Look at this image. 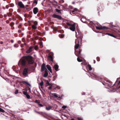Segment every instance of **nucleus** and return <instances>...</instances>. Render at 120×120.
<instances>
[{"label":"nucleus","mask_w":120,"mask_h":120,"mask_svg":"<svg viewBox=\"0 0 120 120\" xmlns=\"http://www.w3.org/2000/svg\"><path fill=\"white\" fill-rule=\"evenodd\" d=\"M26 60H19L18 62V65L25 66L26 64Z\"/></svg>","instance_id":"nucleus-1"},{"label":"nucleus","mask_w":120,"mask_h":120,"mask_svg":"<svg viewBox=\"0 0 120 120\" xmlns=\"http://www.w3.org/2000/svg\"><path fill=\"white\" fill-rule=\"evenodd\" d=\"M28 70L27 68H24L22 72V74L24 76H26L28 74Z\"/></svg>","instance_id":"nucleus-2"},{"label":"nucleus","mask_w":120,"mask_h":120,"mask_svg":"<svg viewBox=\"0 0 120 120\" xmlns=\"http://www.w3.org/2000/svg\"><path fill=\"white\" fill-rule=\"evenodd\" d=\"M32 59V57L31 56L29 55L23 57V59H22V60H29Z\"/></svg>","instance_id":"nucleus-3"},{"label":"nucleus","mask_w":120,"mask_h":120,"mask_svg":"<svg viewBox=\"0 0 120 120\" xmlns=\"http://www.w3.org/2000/svg\"><path fill=\"white\" fill-rule=\"evenodd\" d=\"M53 55L54 54L52 52H51L49 53L48 57L49 60H53Z\"/></svg>","instance_id":"nucleus-4"},{"label":"nucleus","mask_w":120,"mask_h":120,"mask_svg":"<svg viewBox=\"0 0 120 120\" xmlns=\"http://www.w3.org/2000/svg\"><path fill=\"white\" fill-rule=\"evenodd\" d=\"M52 16L54 18H57L59 19H62V17L61 16L55 14L53 15Z\"/></svg>","instance_id":"nucleus-5"},{"label":"nucleus","mask_w":120,"mask_h":120,"mask_svg":"<svg viewBox=\"0 0 120 120\" xmlns=\"http://www.w3.org/2000/svg\"><path fill=\"white\" fill-rule=\"evenodd\" d=\"M69 29L72 31H74L75 29V25L74 24H72Z\"/></svg>","instance_id":"nucleus-6"},{"label":"nucleus","mask_w":120,"mask_h":120,"mask_svg":"<svg viewBox=\"0 0 120 120\" xmlns=\"http://www.w3.org/2000/svg\"><path fill=\"white\" fill-rule=\"evenodd\" d=\"M33 47L32 46H30L28 49L26 51V52L27 53H29L32 51Z\"/></svg>","instance_id":"nucleus-7"},{"label":"nucleus","mask_w":120,"mask_h":120,"mask_svg":"<svg viewBox=\"0 0 120 120\" xmlns=\"http://www.w3.org/2000/svg\"><path fill=\"white\" fill-rule=\"evenodd\" d=\"M96 28L98 30H101L102 29H107L108 28L105 26H96Z\"/></svg>","instance_id":"nucleus-8"},{"label":"nucleus","mask_w":120,"mask_h":120,"mask_svg":"<svg viewBox=\"0 0 120 120\" xmlns=\"http://www.w3.org/2000/svg\"><path fill=\"white\" fill-rule=\"evenodd\" d=\"M47 69L46 68H45V64L44 63H43L42 65L41 66V72H43L44 71V70L45 71V70Z\"/></svg>","instance_id":"nucleus-9"},{"label":"nucleus","mask_w":120,"mask_h":120,"mask_svg":"<svg viewBox=\"0 0 120 120\" xmlns=\"http://www.w3.org/2000/svg\"><path fill=\"white\" fill-rule=\"evenodd\" d=\"M18 5L21 8H24V6L21 2H19L18 3Z\"/></svg>","instance_id":"nucleus-10"},{"label":"nucleus","mask_w":120,"mask_h":120,"mask_svg":"<svg viewBox=\"0 0 120 120\" xmlns=\"http://www.w3.org/2000/svg\"><path fill=\"white\" fill-rule=\"evenodd\" d=\"M38 8L37 7L34 8L33 9V12L35 14H36L38 12Z\"/></svg>","instance_id":"nucleus-11"},{"label":"nucleus","mask_w":120,"mask_h":120,"mask_svg":"<svg viewBox=\"0 0 120 120\" xmlns=\"http://www.w3.org/2000/svg\"><path fill=\"white\" fill-rule=\"evenodd\" d=\"M20 82L21 83H22L23 84H24L26 83L27 85L29 86H31V85L28 82L23 81H21Z\"/></svg>","instance_id":"nucleus-12"},{"label":"nucleus","mask_w":120,"mask_h":120,"mask_svg":"<svg viewBox=\"0 0 120 120\" xmlns=\"http://www.w3.org/2000/svg\"><path fill=\"white\" fill-rule=\"evenodd\" d=\"M47 68L48 69L49 71L51 73L52 72V71L51 68L50 66L49 65H47L46 66Z\"/></svg>","instance_id":"nucleus-13"},{"label":"nucleus","mask_w":120,"mask_h":120,"mask_svg":"<svg viewBox=\"0 0 120 120\" xmlns=\"http://www.w3.org/2000/svg\"><path fill=\"white\" fill-rule=\"evenodd\" d=\"M48 75V73L47 69H46L45 71V73L44 74L43 76L44 77H47Z\"/></svg>","instance_id":"nucleus-14"},{"label":"nucleus","mask_w":120,"mask_h":120,"mask_svg":"<svg viewBox=\"0 0 120 120\" xmlns=\"http://www.w3.org/2000/svg\"><path fill=\"white\" fill-rule=\"evenodd\" d=\"M54 68L56 71H58V69L59 68L57 64H55L54 66Z\"/></svg>","instance_id":"nucleus-15"},{"label":"nucleus","mask_w":120,"mask_h":120,"mask_svg":"<svg viewBox=\"0 0 120 120\" xmlns=\"http://www.w3.org/2000/svg\"><path fill=\"white\" fill-rule=\"evenodd\" d=\"M80 20L83 23H85V21L86 20V19L85 18H82Z\"/></svg>","instance_id":"nucleus-16"},{"label":"nucleus","mask_w":120,"mask_h":120,"mask_svg":"<svg viewBox=\"0 0 120 120\" xmlns=\"http://www.w3.org/2000/svg\"><path fill=\"white\" fill-rule=\"evenodd\" d=\"M106 35H109L112 36L114 38H116V37L113 35L112 34L109 33H106L105 34Z\"/></svg>","instance_id":"nucleus-17"},{"label":"nucleus","mask_w":120,"mask_h":120,"mask_svg":"<svg viewBox=\"0 0 120 120\" xmlns=\"http://www.w3.org/2000/svg\"><path fill=\"white\" fill-rule=\"evenodd\" d=\"M84 62L83 61V62L81 63V65L82 66L83 65H87V64L85 60H83Z\"/></svg>","instance_id":"nucleus-18"},{"label":"nucleus","mask_w":120,"mask_h":120,"mask_svg":"<svg viewBox=\"0 0 120 120\" xmlns=\"http://www.w3.org/2000/svg\"><path fill=\"white\" fill-rule=\"evenodd\" d=\"M52 107L50 106H49L48 107H46V109L47 110H49L52 108Z\"/></svg>","instance_id":"nucleus-19"},{"label":"nucleus","mask_w":120,"mask_h":120,"mask_svg":"<svg viewBox=\"0 0 120 120\" xmlns=\"http://www.w3.org/2000/svg\"><path fill=\"white\" fill-rule=\"evenodd\" d=\"M32 22H33L34 24V25H35L36 26L38 24V22L37 21H32Z\"/></svg>","instance_id":"nucleus-20"},{"label":"nucleus","mask_w":120,"mask_h":120,"mask_svg":"<svg viewBox=\"0 0 120 120\" xmlns=\"http://www.w3.org/2000/svg\"><path fill=\"white\" fill-rule=\"evenodd\" d=\"M79 46V44H76L75 46V48L76 49H78Z\"/></svg>","instance_id":"nucleus-21"},{"label":"nucleus","mask_w":120,"mask_h":120,"mask_svg":"<svg viewBox=\"0 0 120 120\" xmlns=\"http://www.w3.org/2000/svg\"><path fill=\"white\" fill-rule=\"evenodd\" d=\"M32 28L34 29H37V27L35 25H32Z\"/></svg>","instance_id":"nucleus-22"},{"label":"nucleus","mask_w":120,"mask_h":120,"mask_svg":"<svg viewBox=\"0 0 120 120\" xmlns=\"http://www.w3.org/2000/svg\"><path fill=\"white\" fill-rule=\"evenodd\" d=\"M29 61H28L29 63L30 64H31L33 63L34 62V60H28Z\"/></svg>","instance_id":"nucleus-23"},{"label":"nucleus","mask_w":120,"mask_h":120,"mask_svg":"<svg viewBox=\"0 0 120 120\" xmlns=\"http://www.w3.org/2000/svg\"><path fill=\"white\" fill-rule=\"evenodd\" d=\"M88 67L90 70L91 71L92 70V68L90 65L88 64Z\"/></svg>","instance_id":"nucleus-24"},{"label":"nucleus","mask_w":120,"mask_h":120,"mask_svg":"<svg viewBox=\"0 0 120 120\" xmlns=\"http://www.w3.org/2000/svg\"><path fill=\"white\" fill-rule=\"evenodd\" d=\"M56 11L57 12H58V13H61V12L60 11V10L56 9Z\"/></svg>","instance_id":"nucleus-25"},{"label":"nucleus","mask_w":120,"mask_h":120,"mask_svg":"<svg viewBox=\"0 0 120 120\" xmlns=\"http://www.w3.org/2000/svg\"><path fill=\"white\" fill-rule=\"evenodd\" d=\"M52 95L54 96V97L56 98H57L58 97V96L56 94H52Z\"/></svg>","instance_id":"nucleus-26"},{"label":"nucleus","mask_w":120,"mask_h":120,"mask_svg":"<svg viewBox=\"0 0 120 120\" xmlns=\"http://www.w3.org/2000/svg\"><path fill=\"white\" fill-rule=\"evenodd\" d=\"M0 112H5V111L3 109H2L0 108Z\"/></svg>","instance_id":"nucleus-27"},{"label":"nucleus","mask_w":120,"mask_h":120,"mask_svg":"<svg viewBox=\"0 0 120 120\" xmlns=\"http://www.w3.org/2000/svg\"><path fill=\"white\" fill-rule=\"evenodd\" d=\"M43 84V82L42 81L40 83V85L41 86H42Z\"/></svg>","instance_id":"nucleus-28"},{"label":"nucleus","mask_w":120,"mask_h":120,"mask_svg":"<svg viewBox=\"0 0 120 120\" xmlns=\"http://www.w3.org/2000/svg\"><path fill=\"white\" fill-rule=\"evenodd\" d=\"M26 98H27L29 99L30 98V96L29 94H27L26 95Z\"/></svg>","instance_id":"nucleus-29"},{"label":"nucleus","mask_w":120,"mask_h":120,"mask_svg":"<svg viewBox=\"0 0 120 120\" xmlns=\"http://www.w3.org/2000/svg\"><path fill=\"white\" fill-rule=\"evenodd\" d=\"M64 37V34H61L60 36V38H63Z\"/></svg>","instance_id":"nucleus-30"},{"label":"nucleus","mask_w":120,"mask_h":120,"mask_svg":"<svg viewBox=\"0 0 120 120\" xmlns=\"http://www.w3.org/2000/svg\"><path fill=\"white\" fill-rule=\"evenodd\" d=\"M94 76H93L94 77V78H96V79H98V76L97 75H93Z\"/></svg>","instance_id":"nucleus-31"},{"label":"nucleus","mask_w":120,"mask_h":120,"mask_svg":"<svg viewBox=\"0 0 120 120\" xmlns=\"http://www.w3.org/2000/svg\"><path fill=\"white\" fill-rule=\"evenodd\" d=\"M46 84L47 85V86H50L52 85L51 84L49 83L48 82H47Z\"/></svg>","instance_id":"nucleus-32"},{"label":"nucleus","mask_w":120,"mask_h":120,"mask_svg":"<svg viewBox=\"0 0 120 120\" xmlns=\"http://www.w3.org/2000/svg\"><path fill=\"white\" fill-rule=\"evenodd\" d=\"M38 105L40 106V107H42L43 106V105L40 103V102L38 104Z\"/></svg>","instance_id":"nucleus-33"},{"label":"nucleus","mask_w":120,"mask_h":120,"mask_svg":"<svg viewBox=\"0 0 120 120\" xmlns=\"http://www.w3.org/2000/svg\"><path fill=\"white\" fill-rule=\"evenodd\" d=\"M55 88H57L58 89H60V87L57 86H56V87L55 88H54V89H55Z\"/></svg>","instance_id":"nucleus-34"},{"label":"nucleus","mask_w":120,"mask_h":120,"mask_svg":"<svg viewBox=\"0 0 120 120\" xmlns=\"http://www.w3.org/2000/svg\"><path fill=\"white\" fill-rule=\"evenodd\" d=\"M23 93L26 95L27 94V92L25 91H23Z\"/></svg>","instance_id":"nucleus-35"},{"label":"nucleus","mask_w":120,"mask_h":120,"mask_svg":"<svg viewBox=\"0 0 120 120\" xmlns=\"http://www.w3.org/2000/svg\"><path fill=\"white\" fill-rule=\"evenodd\" d=\"M66 24L68 26H71L72 24H71L67 22L66 23Z\"/></svg>","instance_id":"nucleus-36"},{"label":"nucleus","mask_w":120,"mask_h":120,"mask_svg":"<svg viewBox=\"0 0 120 120\" xmlns=\"http://www.w3.org/2000/svg\"><path fill=\"white\" fill-rule=\"evenodd\" d=\"M77 119L78 120H83V119L82 118L80 117H78Z\"/></svg>","instance_id":"nucleus-37"},{"label":"nucleus","mask_w":120,"mask_h":120,"mask_svg":"<svg viewBox=\"0 0 120 120\" xmlns=\"http://www.w3.org/2000/svg\"><path fill=\"white\" fill-rule=\"evenodd\" d=\"M34 102L36 103L37 104H38V103H39L40 102H38V100H36L35 101H34Z\"/></svg>","instance_id":"nucleus-38"},{"label":"nucleus","mask_w":120,"mask_h":120,"mask_svg":"<svg viewBox=\"0 0 120 120\" xmlns=\"http://www.w3.org/2000/svg\"><path fill=\"white\" fill-rule=\"evenodd\" d=\"M90 98L91 99V100H92L93 101H94L95 100L92 97Z\"/></svg>","instance_id":"nucleus-39"},{"label":"nucleus","mask_w":120,"mask_h":120,"mask_svg":"<svg viewBox=\"0 0 120 120\" xmlns=\"http://www.w3.org/2000/svg\"><path fill=\"white\" fill-rule=\"evenodd\" d=\"M18 90H16L15 91V94H18Z\"/></svg>","instance_id":"nucleus-40"},{"label":"nucleus","mask_w":120,"mask_h":120,"mask_svg":"<svg viewBox=\"0 0 120 120\" xmlns=\"http://www.w3.org/2000/svg\"><path fill=\"white\" fill-rule=\"evenodd\" d=\"M81 51L80 50L79 51H78V54L79 55H81Z\"/></svg>","instance_id":"nucleus-41"},{"label":"nucleus","mask_w":120,"mask_h":120,"mask_svg":"<svg viewBox=\"0 0 120 120\" xmlns=\"http://www.w3.org/2000/svg\"><path fill=\"white\" fill-rule=\"evenodd\" d=\"M66 107L67 106L65 105H63L62 107V108L64 109H66Z\"/></svg>","instance_id":"nucleus-42"},{"label":"nucleus","mask_w":120,"mask_h":120,"mask_svg":"<svg viewBox=\"0 0 120 120\" xmlns=\"http://www.w3.org/2000/svg\"><path fill=\"white\" fill-rule=\"evenodd\" d=\"M50 86H49L48 87V89L49 90H51V89L52 87V85H51Z\"/></svg>","instance_id":"nucleus-43"},{"label":"nucleus","mask_w":120,"mask_h":120,"mask_svg":"<svg viewBox=\"0 0 120 120\" xmlns=\"http://www.w3.org/2000/svg\"><path fill=\"white\" fill-rule=\"evenodd\" d=\"M34 111L35 112H36V113H37L38 114H40L41 113L40 112H38L36 110H35Z\"/></svg>","instance_id":"nucleus-44"},{"label":"nucleus","mask_w":120,"mask_h":120,"mask_svg":"<svg viewBox=\"0 0 120 120\" xmlns=\"http://www.w3.org/2000/svg\"><path fill=\"white\" fill-rule=\"evenodd\" d=\"M117 80H120L119 81V84H120V79H119V78H118L117 79ZM119 88H120V86H119Z\"/></svg>","instance_id":"nucleus-45"},{"label":"nucleus","mask_w":120,"mask_h":120,"mask_svg":"<svg viewBox=\"0 0 120 120\" xmlns=\"http://www.w3.org/2000/svg\"><path fill=\"white\" fill-rule=\"evenodd\" d=\"M75 11L74 10H73L72 11V12L73 14H74L75 13Z\"/></svg>","instance_id":"nucleus-46"},{"label":"nucleus","mask_w":120,"mask_h":120,"mask_svg":"<svg viewBox=\"0 0 120 120\" xmlns=\"http://www.w3.org/2000/svg\"><path fill=\"white\" fill-rule=\"evenodd\" d=\"M38 49V47L37 46H35V50H37Z\"/></svg>","instance_id":"nucleus-47"},{"label":"nucleus","mask_w":120,"mask_h":120,"mask_svg":"<svg viewBox=\"0 0 120 120\" xmlns=\"http://www.w3.org/2000/svg\"><path fill=\"white\" fill-rule=\"evenodd\" d=\"M82 95H85V92H83L82 93Z\"/></svg>","instance_id":"nucleus-48"},{"label":"nucleus","mask_w":120,"mask_h":120,"mask_svg":"<svg viewBox=\"0 0 120 120\" xmlns=\"http://www.w3.org/2000/svg\"><path fill=\"white\" fill-rule=\"evenodd\" d=\"M11 42L12 43H13L14 42V41L13 40H11Z\"/></svg>","instance_id":"nucleus-49"},{"label":"nucleus","mask_w":120,"mask_h":120,"mask_svg":"<svg viewBox=\"0 0 120 120\" xmlns=\"http://www.w3.org/2000/svg\"><path fill=\"white\" fill-rule=\"evenodd\" d=\"M58 98L60 99H61V97L59 96L58 97Z\"/></svg>","instance_id":"nucleus-50"},{"label":"nucleus","mask_w":120,"mask_h":120,"mask_svg":"<svg viewBox=\"0 0 120 120\" xmlns=\"http://www.w3.org/2000/svg\"><path fill=\"white\" fill-rule=\"evenodd\" d=\"M79 39H80L81 42L82 39V37H80V38H79Z\"/></svg>","instance_id":"nucleus-51"},{"label":"nucleus","mask_w":120,"mask_h":120,"mask_svg":"<svg viewBox=\"0 0 120 120\" xmlns=\"http://www.w3.org/2000/svg\"><path fill=\"white\" fill-rule=\"evenodd\" d=\"M74 10L75 11H77V9L76 8H75L74 9Z\"/></svg>","instance_id":"nucleus-52"},{"label":"nucleus","mask_w":120,"mask_h":120,"mask_svg":"<svg viewBox=\"0 0 120 120\" xmlns=\"http://www.w3.org/2000/svg\"><path fill=\"white\" fill-rule=\"evenodd\" d=\"M6 8L7 9H8V6L7 5L6 6Z\"/></svg>","instance_id":"nucleus-53"},{"label":"nucleus","mask_w":120,"mask_h":120,"mask_svg":"<svg viewBox=\"0 0 120 120\" xmlns=\"http://www.w3.org/2000/svg\"><path fill=\"white\" fill-rule=\"evenodd\" d=\"M29 90V91H30V88L28 87Z\"/></svg>","instance_id":"nucleus-54"},{"label":"nucleus","mask_w":120,"mask_h":120,"mask_svg":"<svg viewBox=\"0 0 120 120\" xmlns=\"http://www.w3.org/2000/svg\"><path fill=\"white\" fill-rule=\"evenodd\" d=\"M3 43V41L0 42V44H2Z\"/></svg>","instance_id":"nucleus-55"},{"label":"nucleus","mask_w":120,"mask_h":120,"mask_svg":"<svg viewBox=\"0 0 120 120\" xmlns=\"http://www.w3.org/2000/svg\"><path fill=\"white\" fill-rule=\"evenodd\" d=\"M78 61L79 62H82V60H78Z\"/></svg>","instance_id":"nucleus-56"},{"label":"nucleus","mask_w":120,"mask_h":120,"mask_svg":"<svg viewBox=\"0 0 120 120\" xmlns=\"http://www.w3.org/2000/svg\"><path fill=\"white\" fill-rule=\"evenodd\" d=\"M77 60H79V57H78V58H77Z\"/></svg>","instance_id":"nucleus-57"},{"label":"nucleus","mask_w":120,"mask_h":120,"mask_svg":"<svg viewBox=\"0 0 120 120\" xmlns=\"http://www.w3.org/2000/svg\"><path fill=\"white\" fill-rule=\"evenodd\" d=\"M95 63V60H94V63Z\"/></svg>","instance_id":"nucleus-58"},{"label":"nucleus","mask_w":120,"mask_h":120,"mask_svg":"<svg viewBox=\"0 0 120 120\" xmlns=\"http://www.w3.org/2000/svg\"><path fill=\"white\" fill-rule=\"evenodd\" d=\"M71 120H74V119L73 118H72L71 119Z\"/></svg>","instance_id":"nucleus-59"},{"label":"nucleus","mask_w":120,"mask_h":120,"mask_svg":"<svg viewBox=\"0 0 120 120\" xmlns=\"http://www.w3.org/2000/svg\"><path fill=\"white\" fill-rule=\"evenodd\" d=\"M71 7V8H72V7L71 6H69V7Z\"/></svg>","instance_id":"nucleus-60"},{"label":"nucleus","mask_w":120,"mask_h":120,"mask_svg":"<svg viewBox=\"0 0 120 120\" xmlns=\"http://www.w3.org/2000/svg\"><path fill=\"white\" fill-rule=\"evenodd\" d=\"M34 56H35V55L34 54Z\"/></svg>","instance_id":"nucleus-61"},{"label":"nucleus","mask_w":120,"mask_h":120,"mask_svg":"<svg viewBox=\"0 0 120 120\" xmlns=\"http://www.w3.org/2000/svg\"><path fill=\"white\" fill-rule=\"evenodd\" d=\"M51 61H52V62H53V61L54 60H51Z\"/></svg>","instance_id":"nucleus-62"},{"label":"nucleus","mask_w":120,"mask_h":120,"mask_svg":"<svg viewBox=\"0 0 120 120\" xmlns=\"http://www.w3.org/2000/svg\"><path fill=\"white\" fill-rule=\"evenodd\" d=\"M72 4H74V2H73L72 3Z\"/></svg>","instance_id":"nucleus-63"},{"label":"nucleus","mask_w":120,"mask_h":120,"mask_svg":"<svg viewBox=\"0 0 120 120\" xmlns=\"http://www.w3.org/2000/svg\"><path fill=\"white\" fill-rule=\"evenodd\" d=\"M14 46H15V47H16V46H15V45H14Z\"/></svg>","instance_id":"nucleus-64"}]
</instances>
